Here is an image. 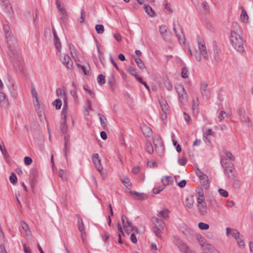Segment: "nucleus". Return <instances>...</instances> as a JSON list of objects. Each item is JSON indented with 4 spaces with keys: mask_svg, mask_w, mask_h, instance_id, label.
Here are the masks:
<instances>
[{
    "mask_svg": "<svg viewBox=\"0 0 253 253\" xmlns=\"http://www.w3.org/2000/svg\"><path fill=\"white\" fill-rule=\"evenodd\" d=\"M198 44L199 51H196L195 53V56L197 61L200 62L201 60L202 57L204 60L208 61L209 57L208 54L207 48L203 39L199 36L197 38Z\"/></svg>",
    "mask_w": 253,
    "mask_h": 253,
    "instance_id": "obj_1",
    "label": "nucleus"
},
{
    "mask_svg": "<svg viewBox=\"0 0 253 253\" xmlns=\"http://www.w3.org/2000/svg\"><path fill=\"white\" fill-rule=\"evenodd\" d=\"M230 39L233 47L235 49L240 52L245 51L243 39L236 32H231Z\"/></svg>",
    "mask_w": 253,
    "mask_h": 253,
    "instance_id": "obj_2",
    "label": "nucleus"
},
{
    "mask_svg": "<svg viewBox=\"0 0 253 253\" xmlns=\"http://www.w3.org/2000/svg\"><path fill=\"white\" fill-rule=\"evenodd\" d=\"M155 226L153 228V231L157 237H161V233L164 230L165 227V223L163 220L159 218H156Z\"/></svg>",
    "mask_w": 253,
    "mask_h": 253,
    "instance_id": "obj_3",
    "label": "nucleus"
},
{
    "mask_svg": "<svg viewBox=\"0 0 253 253\" xmlns=\"http://www.w3.org/2000/svg\"><path fill=\"white\" fill-rule=\"evenodd\" d=\"M177 26L179 27V29L180 30V33H179L177 31L176 27V22L175 21H174L173 23V30L175 33V35L177 37L179 42L180 43H184L185 42V38H184V35L183 33V30H182V29L181 26L178 22V21H177Z\"/></svg>",
    "mask_w": 253,
    "mask_h": 253,
    "instance_id": "obj_4",
    "label": "nucleus"
},
{
    "mask_svg": "<svg viewBox=\"0 0 253 253\" xmlns=\"http://www.w3.org/2000/svg\"><path fill=\"white\" fill-rule=\"evenodd\" d=\"M92 160L95 167L96 168L98 171L100 173L103 169V167L101 163V160L99 158L98 154L96 153L93 154L92 156Z\"/></svg>",
    "mask_w": 253,
    "mask_h": 253,
    "instance_id": "obj_5",
    "label": "nucleus"
},
{
    "mask_svg": "<svg viewBox=\"0 0 253 253\" xmlns=\"http://www.w3.org/2000/svg\"><path fill=\"white\" fill-rule=\"evenodd\" d=\"M159 32L164 40L167 42H169L171 40V34L168 31L166 25H162L160 27Z\"/></svg>",
    "mask_w": 253,
    "mask_h": 253,
    "instance_id": "obj_6",
    "label": "nucleus"
},
{
    "mask_svg": "<svg viewBox=\"0 0 253 253\" xmlns=\"http://www.w3.org/2000/svg\"><path fill=\"white\" fill-rule=\"evenodd\" d=\"M176 89L177 93L178 94L181 102L183 103L186 101L187 99V94L184 86L182 85H179L176 87Z\"/></svg>",
    "mask_w": 253,
    "mask_h": 253,
    "instance_id": "obj_7",
    "label": "nucleus"
},
{
    "mask_svg": "<svg viewBox=\"0 0 253 253\" xmlns=\"http://www.w3.org/2000/svg\"><path fill=\"white\" fill-rule=\"evenodd\" d=\"M60 60L65 65L67 69H72L73 62L68 55L64 54L63 58H61Z\"/></svg>",
    "mask_w": 253,
    "mask_h": 253,
    "instance_id": "obj_8",
    "label": "nucleus"
},
{
    "mask_svg": "<svg viewBox=\"0 0 253 253\" xmlns=\"http://www.w3.org/2000/svg\"><path fill=\"white\" fill-rule=\"evenodd\" d=\"M159 103L161 107L162 111L164 112V114L162 115V119L167 118V113L169 111V106L166 101L164 99L159 100Z\"/></svg>",
    "mask_w": 253,
    "mask_h": 253,
    "instance_id": "obj_9",
    "label": "nucleus"
},
{
    "mask_svg": "<svg viewBox=\"0 0 253 253\" xmlns=\"http://www.w3.org/2000/svg\"><path fill=\"white\" fill-rule=\"evenodd\" d=\"M203 250L208 251L210 253H219V252L214 248L213 246L208 244L206 241L200 245Z\"/></svg>",
    "mask_w": 253,
    "mask_h": 253,
    "instance_id": "obj_10",
    "label": "nucleus"
},
{
    "mask_svg": "<svg viewBox=\"0 0 253 253\" xmlns=\"http://www.w3.org/2000/svg\"><path fill=\"white\" fill-rule=\"evenodd\" d=\"M208 84L203 82L201 84V92L203 96H205L207 98L210 96V91L207 89Z\"/></svg>",
    "mask_w": 253,
    "mask_h": 253,
    "instance_id": "obj_11",
    "label": "nucleus"
},
{
    "mask_svg": "<svg viewBox=\"0 0 253 253\" xmlns=\"http://www.w3.org/2000/svg\"><path fill=\"white\" fill-rule=\"evenodd\" d=\"M199 212L202 215H205L207 213V206L206 203L197 204Z\"/></svg>",
    "mask_w": 253,
    "mask_h": 253,
    "instance_id": "obj_12",
    "label": "nucleus"
},
{
    "mask_svg": "<svg viewBox=\"0 0 253 253\" xmlns=\"http://www.w3.org/2000/svg\"><path fill=\"white\" fill-rule=\"evenodd\" d=\"M239 8L242 10V12L240 15L241 21L244 23L248 22L249 16H248V15L247 12L246 11V10L244 9V8L242 6H240L239 7Z\"/></svg>",
    "mask_w": 253,
    "mask_h": 253,
    "instance_id": "obj_13",
    "label": "nucleus"
},
{
    "mask_svg": "<svg viewBox=\"0 0 253 253\" xmlns=\"http://www.w3.org/2000/svg\"><path fill=\"white\" fill-rule=\"evenodd\" d=\"M213 52H214V53H213V58H212V61L213 64H216L218 63V61L220 60V57H219L220 50L216 46L214 48Z\"/></svg>",
    "mask_w": 253,
    "mask_h": 253,
    "instance_id": "obj_14",
    "label": "nucleus"
},
{
    "mask_svg": "<svg viewBox=\"0 0 253 253\" xmlns=\"http://www.w3.org/2000/svg\"><path fill=\"white\" fill-rule=\"evenodd\" d=\"M37 174L38 170L37 169H33L30 170L29 178L32 185L35 184Z\"/></svg>",
    "mask_w": 253,
    "mask_h": 253,
    "instance_id": "obj_15",
    "label": "nucleus"
},
{
    "mask_svg": "<svg viewBox=\"0 0 253 253\" xmlns=\"http://www.w3.org/2000/svg\"><path fill=\"white\" fill-rule=\"evenodd\" d=\"M161 182L163 183V186L165 187L166 186L170 185L173 182V178L171 176H163L161 178Z\"/></svg>",
    "mask_w": 253,
    "mask_h": 253,
    "instance_id": "obj_16",
    "label": "nucleus"
},
{
    "mask_svg": "<svg viewBox=\"0 0 253 253\" xmlns=\"http://www.w3.org/2000/svg\"><path fill=\"white\" fill-rule=\"evenodd\" d=\"M78 218L77 221V226L78 229L80 232H82L84 231V225L83 222V221L79 214H77L76 215Z\"/></svg>",
    "mask_w": 253,
    "mask_h": 253,
    "instance_id": "obj_17",
    "label": "nucleus"
},
{
    "mask_svg": "<svg viewBox=\"0 0 253 253\" xmlns=\"http://www.w3.org/2000/svg\"><path fill=\"white\" fill-rule=\"evenodd\" d=\"M5 98V94L2 92H0V102L2 106L7 107L9 105V102Z\"/></svg>",
    "mask_w": 253,
    "mask_h": 253,
    "instance_id": "obj_18",
    "label": "nucleus"
},
{
    "mask_svg": "<svg viewBox=\"0 0 253 253\" xmlns=\"http://www.w3.org/2000/svg\"><path fill=\"white\" fill-rule=\"evenodd\" d=\"M199 104V99L198 97L196 98L193 99L192 101V108L194 114H198L199 112L198 106Z\"/></svg>",
    "mask_w": 253,
    "mask_h": 253,
    "instance_id": "obj_19",
    "label": "nucleus"
},
{
    "mask_svg": "<svg viewBox=\"0 0 253 253\" xmlns=\"http://www.w3.org/2000/svg\"><path fill=\"white\" fill-rule=\"evenodd\" d=\"M70 143L69 138L67 136L64 137V155L66 156L67 153L69 152Z\"/></svg>",
    "mask_w": 253,
    "mask_h": 253,
    "instance_id": "obj_20",
    "label": "nucleus"
},
{
    "mask_svg": "<svg viewBox=\"0 0 253 253\" xmlns=\"http://www.w3.org/2000/svg\"><path fill=\"white\" fill-rule=\"evenodd\" d=\"M169 211L167 209H165L163 210H162L158 212V217H162L165 219H167L169 216Z\"/></svg>",
    "mask_w": 253,
    "mask_h": 253,
    "instance_id": "obj_21",
    "label": "nucleus"
},
{
    "mask_svg": "<svg viewBox=\"0 0 253 253\" xmlns=\"http://www.w3.org/2000/svg\"><path fill=\"white\" fill-rule=\"evenodd\" d=\"M76 65L78 69L84 73L85 75H90V68L88 70L86 69V67L82 65L79 63H76Z\"/></svg>",
    "mask_w": 253,
    "mask_h": 253,
    "instance_id": "obj_22",
    "label": "nucleus"
},
{
    "mask_svg": "<svg viewBox=\"0 0 253 253\" xmlns=\"http://www.w3.org/2000/svg\"><path fill=\"white\" fill-rule=\"evenodd\" d=\"M221 164L222 167L225 169L226 168H230L231 167H233V164L231 162H227L226 159H221Z\"/></svg>",
    "mask_w": 253,
    "mask_h": 253,
    "instance_id": "obj_23",
    "label": "nucleus"
},
{
    "mask_svg": "<svg viewBox=\"0 0 253 253\" xmlns=\"http://www.w3.org/2000/svg\"><path fill=\"white\" fill-rule=\"evenodd\" d=\"M98 116L99 117V120L100 121L103 128L104 129H106L107 128V123L106 122V118L104 116L100 113L98 114Z\"/></svg>",
    "mask_w": 253,
    "mask_h": 253,
    "instance_id": "obj_24",
    "label": "nucleus"
},
{
    "mask_svg": "<svg viewBox=\"0 0 253 253\" xmlns=\"http://www.w3.org/2000/svg\"><path fill=\"white\" fill-rule=\"evenodd\" d=\"M133 58L139 68L141 69L145 68V66L144 63L138 56H133Z\"/></svg>",
    "mask_w": 253,
    "mask_h": 253,
    "instance_id": "obj_25",
    "label": "nucleus"
},
{
    "mask_svg": "<svg viewBox=\"0 0 253 253\" xmlns=\"http://www.w3.org/2000/svg\"><path fill=\"white\" fill-rule=\"evenodd\" d=\"M144 9L145 12L150 17H154L155 16V12L152 7L149 5H144Z\"/></svg>",
    "mask_w": 253,
    "mask_h": 253,
    "instance_id": "obj_26",
    "label": "nucleus"
},
{
    "mask_svg": "<svg viewBox=\"0 0 253 253\" xmlns=\"http://www.w3.org/2000/svg\"><path fill=\"white\" fill-rule=\"evenodd\" d=\"M56 4L58 9L63 15L64 18H66V17H67V14L66 11V10L61 6L58 0H56Z\"/></svg>",
    "mask_w": 253,
    "mask_h": 253,
    "instance_id": "obj_27",
    "label": "nucleus"
},
{
    "mask_svg": "<svg viewBox=\"0 0 253 253\" xmlns=\"http://www.w3.org/2000/svg\"><path fill=\"white\" fill-rule=\"evenodd\" d=\"M241 121L244 123L248 127H251L252 126V123L247 116H243L241 117Z\"/></svg>",
    "mask_w": 253,
    "mask_h": 253,
    "instance_id": "obj_28",
    "label": "nucleus"
},
{
    "mask_svg": "<svg viewBox=\"0 0 253 253\" xmlns=\"http://www.w3.org/2000/svg\"><path fill=\"white\" fill-rule=\"evenodd\" d=\"M233 167H231L230 168H226L224 169V173L225 174L227 175L228 176L231 178H233L234 177L233 174Z\"/></svg>",
    "mask_w": 253,
    "mask_h": 253,
    "instance_id": "obj_29",
    "label": "nucleus"
},
{
    "mask_svg": "<svg viewBox=\"0 0 253 253\" xmlns=\"http://www.w3.org/2000/svg\"><path fill=\"white\" fill-rule=\"evenodd\" d=\"M54 42L56 48L58 51H60V49L61 47V45L59 39L57 35H55V37H54Z\"/></svg>",
    "mask_w": 253,
    "mask_h": 253,
    "instance_id": "obj_30",
    "label": "nucleus"
},
{
    "mask_svg": "<svg viewBox=\"0 0 253 253\" xmlns=\"http://www.w3.org/2000/svg\"><path fill=\"white\" fill-rule=\"evenodd\" d=\"M66 120H63L60 122V130L63 133L66 132L67 129V126L66 125Z\"/></svg>",
    "mask_w": 253,
    "mask_h": 253,
    "instance_id": "obj_31",
    "label": "nucleus"
},
{
    "mask_svg": "<svg viewBox=\"0 0 253 253\" xmlns=\"http://www.w3.org/2000/svg\"><path fill=\"white\" fill-rule=\"evenodd\" d=\"M125 218H126V216L125 215H123L122 216V223H123V227L124 228H125V230H126V233L127 234H129L130 233V232H131L132 231H130V228H127V226H126V224L125 223Z\"/></svg>",
    "mask_w": 253,
    "mask_h": 253,
    "instance_id": "obj_32",
    "label": "nucleus"
},
{
    "mask_svg": "<svg viewBox=\"0 0 253 253\" xmlns=\"http://www.w3.org/2000/svg\"><path fill=\"white\" fill-rule=\"evenodd\" d=\"M186 206L188 209H192L193 207L194 199L192 198L190 199L188 197H187L185 200Z\"/></svg>",
    "mask_w": 253,
    "mask_h": 253,
    "instance_id": "obj_33",
    "label": "nucleus"
},
{
    "mask_svg": "<svg viewBox=\"0 0 253 253\" xmlns=\"http://www.w3.org/2000/svg\"><path fill=\"white\" fill-rule=\"evenodd\" d=\"M95 30L98 34H102L104 32V28L103 25L97 24L95 26Z\"/></svg>",
    "mask_w": 253,
    "mask_h": 253,
    "instance_id": "obj_34",
    "label": "nucleus"
},
{
    "mask_svg": "<svg viewBox=\"0 0 253 253\" xmlns=\"http://www.w3.org/2000/svg\"><path fill=\"white\" fill-rule=\"evenodd\" d=\"M3 30L5 33V36L6 38H10L11 36V32L10 30V27L7 25H3Z\"/></svg>",
    "mask_w": 253,
    "mask_h": 253,
    "instance_id": "obj_35",
    "label": "nucleus"
},
{
    "mask_svg": "<svg viewBox=\"0 0 253 253\" xmlns=\"http://www.w3.org/2000/svg\"><path fill=\"white\" fill-rule=\"evenodd\" d=\"M52 104L53 106H55V108L57 110H58L61 108V106L62 105V101L60 99H56L53 102Z\"/></svg>",
    "mask_w": 253,
    "mask_h": 253,
    "instance_id": "obj_36",
    "label": "nucleus"
},
{
    "mask_svg": "<svg viewBox=\"0 0 253 253\" xmlns=\"http://www.w3.org/2000/svg\"><path fill=\"white\" fill-rule=\"evenodd\" d=\"M179 249L186 253H188L189 252H191L190 251L188 247L185 244H182L179 247Z\"/></svg>",
    "mask_w": 253,
    "mask_h": 253,
    "instance_id": "obj_37",
    "label": "nucleus"
},
{
    "mask_svg": "<svg viewBox=\"0 0 253 253\" xmlns=\"http://www.w3.org/2000/svg\"><path fill=\"white\" fill-rule=\"evenodd\" d=\"M146 150L150 154H151L154 151V149L153 147V146L151 142H147L146 143Z\"/></svg>",
    "mask_w": 253,
    "mask_h": 253,
    "instance_id": "obj_38",
    "label": "nucleus"
},
{
    "mask_svg": "<svg viewBox=\"0 0 253 253\" xmlns=\"http://www.w3.org/2000/svg\"><path fill=\"white\" fill-rule=\"evenodd\" d=\"M181 75L184 79H186L188 77V70L186 67H184L182 68Z\"/></svg>",
    "mask_w": 253,
    "mask_h": 253,
    "instance_id": "obj_39",
    "label": "nucleus"
},
{
    "mask_svg": "<svg viewBox=\"0 0 253 253\" xmlns=\"http://www.w3.org/2000/svg\"><path fill=\"white\" fill-rule=\"evenodd\" d=\"M2 2L4 5L5 6L7 12L10 13L11 12V11L12 10V8L11 6H10L9 1L6 0H3Z\"/></svg>",
    "mask_w": 253,
    "mask_h": 253,
    "instance_id": "obj_40",
    "label": "nucleus"
},
{
    "mask_svg": "<svg viewBox=\"0 0 253 253\" xmlns=\"http://www.w3.org/2000/svg\"><path fill=\"white\" fill-rule=\"evenodd\" d=\"M198 227L201 230H207L209 228V225L207 223L200 222L198 223Z\"/></svg>",
    "mask_w": 253,
    "mask_h": 253,
    "instance_id": "obj_41",
    "label": "nucleus"
},
{
    "mask_svg": "<svg viewBox=\"0 0 253 253\" xmlns=\"http://www.w3.org/2000/svg\"><path fill=\"white\" fill-rule=\"evenodd\" d=\"M97 81H98V83L100 84L101 85V84H104L106 82L105 77L102 74H100L98 75V76L97 77Z\"/></svg>",
    "mask_w": 253,
    "mask_h": 253,
    "instance_id": "obj_42",
    "label": "nucleus"
},
{
    "mask_svg": "<svg viewBox=\"0 0 253 253\" xmlns=\"http://www.w3.org/2000/svg\"><path fill=\"white\" fill-rule=\"evenodd\" d=\"M129 193L131 195H136L138 200H142L144 199L143 197L144 194L143 193H139L137 192L132 191H130Z\"/></svg>",
    "mask_w": 253,
    "mask_h": 253,
    "instance_id": "obj_43",
    "label": "nucleus"
},
{
    "mask_svg": "<svg viewBox=\"0 0 253 253\" xmlns=\"http://www.w3.org/2000/svg\"><path fill=\"white\" fill-rule=\"evenodd\" d=\"M231 235L233 238H234L236 240L240 239V234L237 230H233Z\"/></svg>",
    "mask_w": 253,
    "mask_h": 253,
    "instance_id": "obj_44",
    "label": "nucleus"
},
{
    "mask_svg": "<svg viewBox=\"0 0 253 253\" xmlns=\"http://www.w3.org/2000/svg\"><path fill=\"white\" fill-rule=\"evenodd\" d=\"M31 93L32 94L33 97L34 98H35L36 101L38 105L39 106L40 105V103H39V101L38 99L37 93L36 89L34 87H32V88Z\"/></svg>",
    "mask_w": 253,
    "mask_h": 253,
    "instance_id": "obj_45",
    "label": "nucleus"
},
{
    "mask_svg": "<svg viewBox=\"0 0 253 253\" xmlns=\"http://www.w3.org/2000/svg\"><path fill=\"white\" fill-rule=\"evenodd\" d=\"M122 182H123L124 185L127 188H128L131 186L130 180L127 177H125L122 180Z\"/></svg>",
    "mask_w": 253,
    "mask_h": 253,
    "instance_id": "obj_46",
    "label": "nucleus"
},
{
    "mask_svg": "<svg viewBox=\"0 0 253 253\" xmlns=\"http://www.w3.org/2000/svg\"><path fill=\"white\" fill-rule=\"evenodd\" d=\"M164 84L168 90H170L172 88V85L168 79L165 80Z\"/></svg>",
    "mask_w": 253,
    "mask_h": 253,
    "instance_id": "obj_47",
    "label": "nucleus"
},
{
    "mask_svg": "<svg viewBox=\"0 0 253 253\" xmlns=\"http://www.w3.org/2000/svg\"><path fill=\"white\" fill-rule=\"evenodd\" d=\"M227 117V114L226 112L222 111L218 115V119L219 122H222L223 120Z\"/></svg>",
    "mask_w": 253,
    "mask_h": 253,
    "instance_id": "obj_48",
    "label": "nucleus"
},
{
    "mask_svg": "<svg viewBox=\"0 0 253 253\" xmlns=\"http://www.w3.org/2000/svg\"><path fill=\"white\" fill-rule=\"evenodd\" d=\"M9 180L10 181V182L12 184H15L17 182V178L16 174L12 172L11 174V175L9 178Z\"/></svg>",
    "mask_w": 253,
    "mask_h": 253,
    "instance_id": "obj_49",
    "label": "nucleus"
},
{
    "mask_svg": "<svg viewBox=\"0 0 253 253\" xmlns=\"http://www.w3.org/2000/svg\"><path fill=\"white\" fill-rule=\"evenodd\" d=\"M218 192L220 196L226 198L228 196V193L227 191L223 189H219L218 190Z\"/></svg>",
    "mask_w": 253,
    "mask_h": 253,
    "instance_id": "obj_50",
    "label": "nucleus"
},
{
    "mask_svg": "<svg viewBox=\"0 0 253 253\" xmlns=\"http://www.w3.org/2000/svg\"><path fill=\"white\" fill-rule=\"evenodd\" d=\"M164 187L163 186H160L158 187H155L153 189V192L155 194H159L161 191L164 189Z\"/></svg>",
    "mask_w": 253,
    "mask_h": 253,
    "instance_id": "obj_51",
    "label": "nucleus"
},
{
    "mask_svg": "<svg viewBox=\"0 0 253 253\" xmlns=\"http://www.w3.org/2000/svg\"><path fill=\"white\" fill-rule=\"evenodd\" d=\"M204 196V192L202 188H198L196 190V197Z\"/></svg>",
    "mask_w": 253,
    "mask_h": 253,
    "instance_id": "obj_52",
    "label": "nucleus"
},
{
    "mask_svg": "<svg viewBox=\"0 0 253 253\" xmlns=\"http://www.w3.org/2000/svg\"><path fill=\"white\" fill-rule=\"evenodd\" d=\"M196 239L198 241L200 245L204 244V242L206 241V239L200 234L196 235Z\"/></svg>",
    "mask_w": 253,
    "mask_h": 253,
    "instance_id": "obj_53",
    "label": "nucleus"
},
{
    "mask_svg": "<svg viewBox=\"0 0 253 253\" xmlns=\"http://www.w3.org/2000/svg\"><path fill=\"white\" fill-rule=\"evenodd\" d=\"M128 72L132 76L134 77H136L137 73L136 71V69L133 67H129L128 68Z\"/></svg>",
    "mask_w": 253,
    "mask_h": 253,
    "instance_id": "obj_54",
    "label": "nucleus"
},
{
    "mask_svg": "<svg viewBox=\"0 0 253 253\" xmlns=\"http://www.w3.org/2000/svg\"><path fill=\"white\" fill-rule=\"evenodd\" d=\"M56 94L58 96L61 97L63 99L64 98V95H66L65 91L61 88H58L57 89Z\"/></svg>",
    "mask_w": 253,
    "mask_h": 253,
    "instance_id": "obj_55",
    "label": "nucleus"
},
{
    "mask_svg": "<svg viewBox=\"0 0 253 253\" xmlns=\"http://www.w3.org/2000/svg\"><path fill=\"white\" fill-rule=\"evenodd\" d=\"M21 225L22 228L24 231L27 232L29 230V227L28 225L24 221H21Z\"/></svg>",
    "mask_w": 253,
    "mask_h": 253,
    "instance_id": "obj_56",
    "label": "nucleus"
},
{
    "mask_svg": "<svg viewBox=\"0 0 253 253\" xmlns=\"http://www.w3.org/2000/svg\"><path fill=\"white\" fill-rule=\"evenodd\" d=\"M225 154L226 157L231 161H234L235 160V157L233 156L230 152L225 151Z\"/></svg>",
    "mask_w": 253,
    "mask_h": 253,
    "instance_id": "obj_57",
    "label": "nucleus"
},
{
    "mask_svg": "<svg viewBox=\"0 0 253 253\" xmlns=\"http://www.w3.org/2000/svg\"><path fill=\"white\" fill-rule=\"evenodd\" d=\"M187 160L186 158H182L178 159V162L180 165L184 166L187 163Z\"/></svg>",
    "mask_w": 253,
    "mask_h": 253,
    "instance_id": "obj_58",
    "label": "nucleus"
},
{
    "mask_svg": "<svg viewBox=\"0 0 253 253\" xmlns=\"http://www.w3.org/2000/svg\"><path fill=\"white\" fill-rule=\"evenodd\" d=\"M164 8L169 12H172V10L171 9L169 4L168 3L167 0L164 1Z\"/></svg>",
    "mask_w": 253,
    "mask_h": 253,
    "instance_id": "obj_59",
    "label": "nucleus"
},
{
    "mask_svg": "<svg viewBox=\"0 0 253 253\" xmlns=\"http://www.w3.org/2000/svg\"><path fill=\"white\" fill-rule=\"evenodd\" d=\"M32 159L29 157H25L24 158V163L26 165H30L32 163Z\"/></svg>",
    "mask_w": 253,
    "mask_h": 253,
    "instance_id": "obj_60",
    "label": "nucleus"
},
{
    "mask_svg": "<svg viewBox=\"0 0 253 253\" xmlns=\"http://www.w3.org/2000/svg\"><path fill=\"white\" fill-rule=\"evenodd\" d=\"M63 102H64V105L63 109H65V110H68V99L67 95H64V98H63Z\"/></svg>",
    "mask_w": 253,
    "mask_h": 253,
    "instance_id": "obj_61",
    "label": "nucleus"
},
{
    "mask_svg": "<svg viewBox=\"0 0 253 253\" xmlns=\"http://www.w3.org/2000/svg\"><path fill=\"white\" fill-rule=\"evenodd\" d=\"M81 15L80 19V23H84V21L85 15V12L83 9L81 10Z\"/></svg>",
    "mask_w": 253,
    "mask_h": 253,
    "instance_id": "obj_62",
    "label": "nucleus"
},
{
    "mask_svg": "<svg viewBox=\"0 0 253 253\" xmlns=\"http://www.w3.org/2000/svg\"><path fill=\"white\" fill-rule=\"evenodd\" d=\"M196 198L197 201V204L206 202L204 196H202V197H196Z\"/></svg>",
    "mask_w": 253,
    "mask_h": 253,
    "instance_id": "obj_63",
    "label": "nucleus"
},
{
    "mask_svg": "<svg viewBox=\"0 0 253 253\" xmlns=\"http://www.w3.org/2000/svg\"><path fill=\"white\" fill-rule=\"evenodd\" d=\"M186 183L187 182L185 180H182L177 184V185L180 188H183L186 186Z\"/></svg>",
    "mask_w": 253,
    "mask_h": 253,
    "instance_id": "obj_64",
    "label": "nucleus"
}]
</instances>
